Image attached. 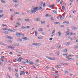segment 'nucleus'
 I'll list each match as a JSON object with an SVG mask.
<instances>
[{
  "label": "nucleus",
  "mask_w": 78,
  "mask_h": 78,
  "mask_svg": "<svg viewBox=\"0 0 78 78\" xmlns=\"http://www.w3.org/2000/svg\"><path fill=\"white\" fill-rule=\"evenodd\" d=\"M38 8V7H36L35 8H32L31 10L29 11L28 12V13H30V14H31V13H34V12H36L37 11H38L37 10V9Z\"/></svg>",
  "instance_id": "nucleus-1"
},
{
  "label": "nucleus",
  "mask_w": 78,
  "mask_h": 78,
  "mask_svg": "<svg viewBox=\"0 0 78 78\" xmlns=\"http://www.w3.org/2000/svg\"><path fill=\"white\" fill-rule=\"evenodd\" d=\"M46 58H48V59H50V60H52V61H55L56 60V59L50 58L49 57L46 56Z\"/></svg>",
  "instance_id": "nucleus-2"
},
{
  "label": "nucleus",
  "mask_w": 78,
  "mask_h": 78,
  "mask_svg": "<svg viewBox=\"0 0 78 78\" xmlns=\"http://www.w3.org/2000/svg\"><path fill=\"white\" fill-rule=\"evenodd\" d=\"M64 14H63L62 15V16H61L60 17V19L61 20H64Z\"/></svg>",
  "instance_id": "nucleus-3"
},
{
  "label": "nucleus",
  "mask_w": 78,
  "mask_h": 78,
  "mask_svg": "<svg viewBox=\"0 0 78 78\" xmlns=\"http://www.w3.org/2000/svg\"><path fill=\"white\" fill-rule=\"evenodd\" d=\"M39 9H40L41 11H44V9H42V8L41 6L38 7V9H37L38 11H39Z\"/></svg>",
  "instance_id": "nucleus-4"
},
{
  "label": "nucleus",
  "mask_w": 78,
  "mask_h": 78,
  "mask_svg": "<svg viewBox=\"0 0 78 78\" xmlns=\"http://www.w3.org/2000/svg\"><path fill=\"white\" fill-rule=\"evenodd\" d=\"M70 56H67L66 57V58H67V59H68V60H69V61H71V60H72V59L71 58H70Z\"/></svg>",
  "instance_id": "nucleus-5"
},
{
  "label": "nucleus",
  "mask_w": 78,
  "mask_h": 78,
  "mask_svg": "<svg viewBox=\"0 0 78 78\" xmlns=\"http://www.w3.org/2000/svg\"><path fill=\"white\" fill-rule=\"evenodd\" d=\"M19 59H20L19 62H20L22 61V60H21L23 59V60H25V58H21V57H19Z\"/></svg>",
  "instance_id": "nucleus-6"
},
{
  "label": "nucleus",
  "mask_w": 78,
  "mask_h": 78,
  "mask_svg": "<svg viewBox=\"0 0 78 78\" xmlns=\"http://www.w3.org/2000/svg\"><path fill=\"white\" fill-rule=\"evenodd\" d=\"M63 52H65V53H66L67 51V49L66 48H65L64 49H63Z\"/></svg>",
  "instance_id": "nucleus-7"
},
{
  "label": "nucleus",
  "mask_w": 78,
  "mask_h": 78,
  "mask_svg": "<svg viewBox=\"0 0 78 78\" xmlns=\"http://www.w3.org/2000/svg\"><path fill=\"white\" fill-rule=\"evenodd\" d=\"M70 35H71V36H75V35H76V34L74 33L73 32H71V34H70Z\"/></svg>",
  "instance_id": "nucleus-8"
},
{
  "label": "nucleus",
  "mask_w": 78,
  "mask_h": 78,
  "mask_svg": "<svg viewBox=\"0 0 78 78\" xmlns=\"http://www.w3.org/2000/svg\"><path fill=\"white\" fill-rule=\"evenodd\" d=\"M72 28L73 29V30H77V27L74 26H73L72 27Z\"/></svg>",
  "instance_id": "nucleus-9"
},
{
  "label": "nucleus",
  "mask_w": 78,
  "mask_h": 78,
  "mask_svg": "<svg viewBox=\"0 0 78 78\" xmlns=\"http://www.w3.org/2000/svg\"><path fill=\"white\" fill-rule=\"evenodd\" d=\"M64 73H65V74H68V73H69V72L66 70H65L64 71Z\"/></svg>",
  "instance_id": "nucleus-10"
},
{
  "label": "nucleus",
  "mask_w": 78,
  "mask_h": 78,
  "mask_svg": "<svg viewBox=\"0 0 78 78\" xmlns=\"http://www.w3.org/2000/svg\"><path fill=\"white\" fill-rule=\"evenodd\" d=\"M39 44L38 43H33L32 44V45H36V46L39 45L38 44Z\"/></svg>",
  "instance_id": "nucleus-11"
},
{
  "label": "nucleus",
  "mask_w": 78,
  "mask_h": 78,
  "mask_svg": "<svg viewBox=\"0 0 78 78\" xmlns=\"http://www.w3.org/2000/svg\"><path fill=\"white\" fill-rule=\"evenodd\" d=\"M55 54L56 55H57V56L59 55V51H57L55 53Z\"/></svg>",
  "instance_id": "nucleus-12"
},
{
  "label": "nucleus",
  "mask_w": 78,
  "mask_h": 78,
  "mask_svg": "<svg viewBox=\"0 0 78 78\" xmlns=\"http://www.w3.org/2000/svg\"><path fill=\"white\" fill-rule=\"evenodd\" d=\"M55 31H56V30H54L52 33V34L54 35V34H55Z\"/></svg>",
  "instance_id": "nucleus-13"
},
{
  "label": "nucleus",
  "mask_w": 78,
  "mask_h": 78,
  "mask_svg": "<svg viewBox=\"0 0 78 78\" xmlns=\"http://www.w3.org/2000/svg\"><path fill=\"white\" fill-rule=\"evenodd\" d=\"M7 31H10V32H14L13 30L11 29H8Z\"/></svg>",
  "instance_id": "nucleus-14"
},
{
  "label": "nucleus",
  "mask_w": 78,
  "mask_h": 78,
  "mask_svg": "<svg viewBox=\"0 0 78 78\" xmlns=\"http://www.w3.org/2000/svg\"><path fill=\"white\" fill-rule=\"evenodd\" d=\"M35 20L36 21H37V22H38L39 21H40V19H39V18H36L35 19Z\"/></svg>",
  "instance_id": "nucleus-15"
},
{
  "label": "nucleus",
  "mask_w": 78,
  "mask_h": 78,
  "mask_svg": "<svg viewBox=\"0 0 78 78\" xmlns=\"http://www.w3.org/2000/svg\"><path fill=\"white\" fill-rule=\"evenodd\" d=\"M22 39L24 40H28V38L27 37H23L22 38Z\"/></svg>",
  "instance_id": "nucleus-16"
},
{
  "label": "nucleus",
  "mask_w": 78,
  "mask_h": 78,
  "mask_svg": "<svg viewBox=\"0 0 78 78\" xmlns=\"http://www.w3.org/2000/svg\"><path fill=\"white\" fill-rule=\"evenodd\" d=\"M6 47L7 48H12V46H7Z\"/></svg>",
  "instance_id": "nucleus-17"
},
{
  "label": "nucleus",
  "mask_w": 78,
  "mask_h": 78,
  "mask_svg": "<svg viewBox=\"0 0 78 78\" xmlns=\"http://www.w3.org/2000/svg\"><path fill=\"white\" fill-rule=\"evenodd\" d=\"M61 45L58 46L56 47V48L58 49L59 48H61Z\"/></svg>",
  "instance_id": "nucleus-18"
},
{
  "label": "nucleus",
  "mask_w": 78,
  "mask_h": 78,
  "mask_svg": "<svg viewBox=\"0 0 78 78\" xmlns=\"http://www.w3.org/2000/svg\"><path fill=\"white\" fill-rule=\"evenodd\" d=\"M5 37H6V38H8V39H10V36H8V35H6L5 36Z\"/></svg>",
  "instance_id": "nucleus-19"
},
{
  "label": "nucleus",
  "mask_w": 78,
  "mask_h": 78,
  "mask_svg": "<svg viewBox=\"0 0 78 78\" xmlns=\"http://www.w3.org/2000/svg\"><path fill=\"white\" fill-rule=\"evenodd\" d=\"M34 33H35V35L36 36H37V31H35Z\"/></svg>",
  "instance_id": "nucleus-20"
},
{
  "label": "nucleus",
  "mask_w": 78,
  "mask_h": 78,
  "mask_svg": "<svg viewBox=\"0 0 78 78\" xmlns=\"http://www.w3.org/2000/svg\"><path fill=\"white\" fill-rule=\"evenodd\" d=\"M58 34H59L58 35L59 36H61V32L59 31L58 32Z\"/></svg>",
  "instance_id": "nucleus-21"
},
{
  "label": "nucleus",
  "mask_w": 78,
  "mask_h": 78,
  "mask_svg": "<svg viewBox=\"0 0 78 78\" xmlns=\"http://www.w3.org/2000/svg\"><path fill=\"white\" fill-rule=\"evenodd\" d=\"M56 66H57V67L58 68H61V65H56Z\"/></svg>",
  "instance_id": "nucleus-22"
},
{
  "label": "nucleus",
  "mask_w": 78,
  "mask_h": 78,
  "mask_svg": "<svg viewBox=\"0 0 78 78\" xmlns=\"http://www.w3.org/2000/svg\"><path fill=\"white\" fill-rule=\"evenodd\" d=\"M16 77H17V78H18V77H19V75L17 73H16Z\"/></svg>",
  "instance_id": "nucleus-23"
},
{
  "label": "nucleus",
  "mask_w": 78,
  "mask_h": 78,
  "mask_svg": "<svg viewBox=\"0 0 78 78\" xmlns=\"http://www.w3.org/2000/svg\"><path fill=\"white\" fill-rule=\"evenodd\" d=\"M23 73V71H21V73H20V75H22Z\"/></svg>",
  "instance_id": "nucleus-24"
},
{
  "label": "nucleus",
  "mask_w": 78,
  "mask_h": 78,
  "mask_svg": "<svg viewBox=\"0 0 78 78\" xmlns=\"http://www.w3.org/2000/svg\"><path fill=\"white\" fill-rule=\"evenodd\" d=\"M41 23H45V21H41Z\"/></svg>",
  "instance_id": "nucleus-25"
},
{
  "label": "nucleus",
  "mask_w": 78,
  "mask_h": 78,
  "mask_svg": "<svg viewBox=\"0 0 78 78\" xmlns=\"http://www.w3.org/2000/svg\"><path fill=\"white\" fill-rule=\"evenodd\" d=\"M25 20L26 22H29V20H30V19H25Z\"/></svg>",
  "instance_id": "nucleus-26"
},
{
  "label": "nucleus",
  "mask_w": 78,
  "mask_h": 78,
  "mask_svg": "<svg viewBox=\"0 0 78 78\" xmlns=\"http://www.w3.org/2000/svg\"><path fill=\"white\" fill-rule=\"evenodd\" d=\"M21 28H22V29H25V28H26V27L23 26L21 27Z\"/></svg>",
  "instance_id": "nucleus-27"
},
{
  "label": "nucleus",
  "mask_w": 78,
  "mask_h": 78,
  "mask_svg": "<svg viewBox=\"0 0 78 78\" xmlns=\"http://www.w3.org/2000/svg\"><path fill=\"white\" fill-rule=\"evenodd\" d=\"M62 8L63 10H65V9H66L65 8V7H64V6H62Z\"/></svg>",
  "instance_id": "nucleus-28"
},
{
  "label": "nucleus",
  "mask_w": 78,
  "mask_h": 78,
  "mask_svg": "<svg viewBox=\"0 0 78 78\" xmlns=\"http://www.w3.org/2000/svg\"><path fill=\"white\" fill-rule=\"evenodd\" d=\"M53 12H54V13H55V14H57V11H55V10H53Z\"/></svg>",
  "instance_id": "nucleus-29"
},
{
  "label": "nucleus",
  "mask_w": 78,
  "mask_h": 78,
  "mask_svg": "<svg viewBox=\"0 0 78 78\" xmlns=\"http://www.w3.org/2000/svg\"><path fill=\"white\" fill-rule=\"evenodd\" d=\"M39 31H43V29L42 28L39 29V30H38Z\"/></svg>",
  "instance_id": "nucleus-30"
},
{
  "label": "nucleus",
  "mask_w": 78,
  "mask_h": 78,
  "mask_svg": "<svg viewBox=\"0 0 78 78\" xmlns=\"http://www.w3.org/2000/svg\"><path fill=\"white\" fill-rule=\"evenodd\" d=\"M17 41H21V42H22V39H21L20 38H19V39H18Z\"/></svg>",
  "instance_id": "nucleus-31"
},
{
  "label": "nucleus",
  "mask_w": 78,
  "mask_h": 78,
  "mask_svg": "<svg viewBox=\"0 0 78 78\" xmlns=\"http://www.w3.org/2000/svg\"><path fill=\"white\" fill-rule=\"evenodd\" d=\"M55 76H56V77H58V76H59L57 74H55Z\"/></svg>",
  "instance_id": "nucleus-32"
},
{
  "label": "nucleus",
  "mask_w": 78,
  "mask_h": 78,
  "mask_svg": "<svg viewBox=\"0 0 78 78\" xmlns=\"http://www.w3.org/2000/svg\"><path fill=\"white\" fill-rule=\"evenodd\" d=\"M20 13L19 12H15V14H19Z\"/></svg>",
  "instance_id": "nucleus-33"
},
{
  "label": "nucleus",
  "mask_w": 78,
  "mask_h": 78,
  "mask_svg": "<svg viewBox=\"0 0 78 78\" xmlns=\"http://www.w3.org/2000/svg\"><path fill=\"white\" fill-rule=\"evenodd\" d=\"M30 61L29 60H27V61H26V62L27 63H28V64H29L30 63Z\"/></svg>",
  "instance_id": "nucleus-34"
},
{
  "label": "nucleus",
  "mask_w": 78,
  "mask_h": 78,
  "mask_svg": "<svg viewBox=\"0 0 78 78\" xmlns=\"http://www.w3.org/2000/svg\"><path fill=\"white\" fill-rule=\"evenodd\" d=\"M69 31H67V32L66 33V34H67V36H68V35H69Z\"/></svg>",
  "instance_id": "nucleus-35"
},
{
  "label": "nucleus",
  "mask_w": 78,
  "mask_h": 78,
  "mask_svg": "<svg viewBox=\"0 0 78 78\" xmlns=\"http://www.w3.org/2000/svg\"><path fill=\"white\" fill-rule=\"evenodd\" d=\"M29 64H33L34 63L32 61H31L29 63Z\"/></svg>",
  "instance_id": "nucleus-36"
},
{
  "label": "nucleus",
  "mask_w": 78,
  "mask_h": 78,
  "mask_svg": "<svg viewBox=\"0 0 78 78\" xmlns=\"http://www.w3.org/2000/svg\"><path fill=\"white\" fill-rule=\"evenodd\" d=\"M42 4H43V3L42 2H41L40 3L39 5L40 6H42Z\"/></svg>",
  "instance_id": "nucleus-37"
},
{
  "label": "nucleus",
  "mask_w": 78,
  "mask_h": 78,
  "mask_svg": "<svg viewBox=\"0 0 78 78\" xmlns=\"http://www.w3.org/2000/svg\"><path fill=\"white\" fill-rule=\"evenodd\" d=\"M38 37L39 39H42V37Z\"/></svg>",
  "instance_id": "nucleus-38"
},
{
  "label": "nucleus",
  "mask_w": 78,
  "mask_h": 78,
  "mask_svg": "<svg viewBox=\"0 0 78 78\" xmlns=\"http://www.w3.org/2000/svg\"><path fill=\"white\" fill-rule=\"evenodd\" d=\"M51 20H54V17H52L51 18Z\"/></svg>",
  "instance_id": "nucleus-39"
},
{
  "label": "nucleus",
  "mask_w": 78,
  "mask_h": 78,
  "mask_svg": "<svg viewBox=\"0 0 78 78\" xmlns=\"http://www.w3.org/2000/svg\"><path fill=\"white\" fill-rule=\"evenodd\" d=\"M8 29L4 28L3 29V30H5V31H8Z\"/></svg>",
  "instance_id": "nucleus-40"
},
{
  "label": "nucleus",
  "mask_w": 78,
  "mask_h": 78,
  "mask_svg": "<svg viewBox=\"0 0 78 78\" xmlns=\"http://www.w3.org/2000/svg\"><path fill=\"white\" fill-rule=\"evenodd\" d=\"M68 38L69 39H70V40H72V37H68Z\"/></svg>",
  "instance_id": "nucleus-41"
},
{
  "label": "nucleus",
  "mask_w": 78,
  "mask_h": 78,
  "mask_svg": "<svg viewBox=\"0 0 78 78\" xmlns=\"http://www.w3.org/2000/svg\"><path fill=\"white\" fill-rule=\"evenodd\" d=\"M3 33H4L5 34H8V32L6 31H4L3 32Z\"/></svg>",
  "instance_id": "nucleus-42"
},
{
  "label": "nucleus",
  "mask_w": 78,
  "mask_h": 78,
  "mask_svg": "<svg viewBox=\"0 0 78 78\" xmlns=\"http://www.w3.org/2000/svg\"><path fill=\"white\" fill-rule=\"evenodd\" d=\"M27 63H26L25 62L22 61V64H26Z\"/></svg>",
  "instance_id": "nucleus-43"
},
{
  "label": "nucleus",
  "mask_w": 78,
  "mask_h": 78,
  "mask_svg": "<svg viewBox=\"0 0 78 78\" xmlns=\"http://www.w3.org/2000/svg\"><path fill=\"white\" fill-rule=\"evenodd\" d=\"M1 2L4 3H5V1H3V0H1Z\"/></svg>",
  "instance_id": "nucleus-44"
},
{
  "label": "nucleus",
  "mask_w": 78,
  "mask_h": 78,
  "mask_svg": "<svg viewBox=\"0 0 78 78\" xmlns=\"http://www.w3.org/2000/svg\"><path fill=\"white\" fill-rule=\"evenodd\" d=\"M15 5L16 6H15V7H17V6H19V5H18L17 4H15Z\"/></svg>",
  "instance_id": "nucleus-45"
},
{
  "label": "nucleus",
  "mask_w": 78,
  "mask_h": 78,
  "mask_svg": "<svg viewBox=\"0 0 78 78\" xmlns=\"http://www.w3.org/2000/svg\"><path fill=\"white\" fill-rule=\"evenodd\" d=\"M13 2H15V3L17 2V1L16 0H14L13 1Z\"/></svg>",
  "instance_id": "nucleus-46"
},
{
  "label": "nucleus",
  "mask_w": 78,
  "mask_h": 78,
  "mask_svg": "<svg viewBox=\"0 0 78 78\" xmlns=\"http://www.w3.org/2000/svg\"><path fill=\"white\" fill-rule=\"evenodd\" d=\"M43 7H45V2H44L43 4Z\"/></svg>",
  "instance_id": "nucleus-47"
},
{
  "label": "nucleus",
  "mask_w": 78,
  "mask_h": 78,
  "mask_svg": "<svg viewBox=\"0 0 78 78\" xmlns=\"http://www.w3.org/2000/svg\"><path fill=\"white\" fill-rule=\"evenodd\" d=\"M63 3V1L62 0H61V1L60 2V4H61V5H62V3Z\"/></svg>",
  "instance_id": "nucleus-48"
},
{
  "label": "nucleus",
  "mask_w": 78,
  "mask_h": 78,
  "mask_svg": "<svg viewBox=\"0 0 78 78\" xmlns=\"http://www.w3.org/2000/svg\"><path fill=\"white\" fill-rule=\"evenodd\" d=\"M58 23H59V22H55L54 23L55 24H58Z\"/></svg>",
  "instance_id": "nucleus-49"
},
{
  "label": "nucleus",
  "mask_w": 78,
  "mask_h": 78,
  "mask_svg": "<svg viewBox=\"0 0 78 78\" xmlns=\"http://www.w3.org/2000/svg\"><path fill=\"white\" fill-rule=\"evenodd\" d=\"M16 24L17 25H20V23H16Z\"/></svg>",
  "instance_id": "nucleus-50"
},
{
  "label": "nucleus",
  "mask_w": 78,
  "mask_h": 78,
  "mask_svg": "<svg viewBox=\"0 0 78 78\" xmlns=\"http://www.w3.org/2000/svg\"><path fill=\"white\" fill-rule=\"evenodd\" d=\"M17 61H18V62H19L20 61V59H19V58H18L17 60H16Z\"/></svg>",
  "instance_id": "nucleus-51"
},
{
  "label": "nucleus",
  "mask_w": 78,
  "mask_h": 78,
  "mask_svg": "<svg viewBox=\"0 0 78 78\" xmlns=\"http://www.w3.org/2000/svg\"><path fill=\"white\" fill-rule=\"evenodd\" d=\"M19 36H23L22 34L21 33H19Z\"/></svg>",
  "instance_id": "nucleus-52"
},
{
  "label": "nucleus",
  "mask_w": 78,
  "mask_h": 78,
  "mask_svg": "<svg viewBox=\"0 0 78 78\" xmlns=\"http://www.w3.org/2000/svg\"><path fill=\"white\" fill-rule=\"evenodd\" d=\"M63 65H68V64L66 63H63Z\"/></svg>",
  "instance_id": "nucleus-53"
},
{
  "label": "nucleus",
  "mask_w": 78,
  "mask_h": 78,
  "mask_svg": "<svg viewBox=\"0 0 78 78\" xmlns=\"http://www.w3.org/2000/svg\"><path fill=\"white\" fill-rule=\"evenodd\" d=\"M3 17V15H0V18H1V17Z\"/></svg>",
  "instance_id": "nucleus-54"
},
{
  "label": "nucleus",
  "mask_w": 78,
  "mask_h": 78,
  "mask_svg": "<svg viewBox=\"0 0 78 78\" xmlns=\"http://www.w3.org/2000/svg\"><path fill=\"white\" fill-rule=\"evenodd\" d=\"M10 11L11 12H12V11H14V10H12V9H10Z\"/></svg>",
  "instance_id": "nucleus-55"
},
{
  "label": "nucleus",
  "mask_w": 78,
  "mask_h": 78,
  "mask_svg": "<svg viewBox=\"0 0 78 78\" xmlns=\"http://www.w3.org/2000/svg\"><path fill=\"white\" fill-rule=\"evenodd\" d=\"M78 46H76V47H74V49H76V48H78Z\"/></svg>",
  "instance_id": "nucleus-56"
},
{
  "label": "nucleus",
  "mask_w": 78,
  "mask_h": 78,
  "mask_svg": "<svg viewBox=\"0 0 78 78\" xmlns=\"http://www.w3.org/2000/svg\"><path fill=\"white\" fill-rule=\"evenodd\" d=\"M0 65L1 66H2V65H3V63L1 62H0Z\"/></svg>",
  "instance_id": "nucleus-57"
},
{
  "label": "nucleus",
  "mask_w": 78,
  "mask_h": 78,
  "mask_svg": "<svg viewBox=\"0 0 78 78\" xmlns=\"http://www.w3.org/2000/svg\"><path fill=\"white\" fill-rule=\"evenodd\" d=\"M23 75H25V71H23Z\"/></svg>",
  "instance_id": "nucleus-58"
},
{
  "label": "nucleus",
  "mask_w": 78,
  "mask_h": 78,
  "mask_svg": "<svg viewBox=\"0 0 78 78\" xmlns=\"http://www.w3.org/2000/svg\"><path fill=\"white\" fill-rule=\"evenodd\" d=\"M59 72L58 71H55V73H58Z\"/></svg>",
  "instance_id": "nucleus-59"
},
{
  "label": "nucleus",
  "mask_w": 78,
  "mask_h": 78,
  "mask_svg": "<svg viewBox=\"0 0 78 78\" xmlns=\"http://www.w3.org/2000/svg\"><path fill=\"white\" fill-rule=\"evenodd\" d=\"M52 39H53V38H51L49 39L50 41H52Z\"/></svg>",
  "instance_id": "nucleus-60"
},
{
  "label": "nucleus",
  "mask_w": 78,
  "mask_h": 78,
  "mask_svg": "<svg viewBox=\"0 0 78 78\" xmlns=\"http://www.w3.org/2000/svg\"><path fill=\"white\" fill-rule=\"evenodd\" d=\"M30 27L27 26V28H30Z\"/></svg>",
  "instance_id": "nucleus-61"
},
{
  "label": "nucleus",
  "mask_w": 78,
  "mask_h": 78,
  "mask_svg": "<svg viewBox=\"0 0 78 78\" xmlns=\"http://www.w3.org/2000/svg\"><path fill=\"white\" fill-rule=\"evenodd\" d=\"M66 23H67V24H69V22L66 21Z\"/></svg>",
  "instance_id": "nucleus-62"
},
{
  "label": "nucleus",
  "mask_w": 78,
  "mask_h": 78,
  "mask_svg": "<svg viewBox=\"0 0 78 78\" xmlns=\"http://www.w3.org/2000/svg\"><path fill=\"white\" fill-rule=\"evenodd\" d=\"M61 27H64V25H61Z\"/></svg>",
  "instance_id": "nucleus-63"
},
{
  "label": "nucleus",
  "mask_w": 78,
  "mask_h": 78,
  "mask_svg": "<svg viewBox=\"0 0 78 78\" xmlns=\"http://www.w3.org/2000/svg\"><path fill=\"white\" fill-rule=\"evenodd\" d=\"M49 8H51V7H53L52 6V5H50L49 6Z\"/></svg>",
  "instance_id": "nucleus-64"
}]
</instances>
